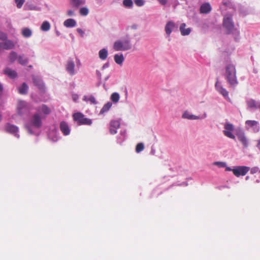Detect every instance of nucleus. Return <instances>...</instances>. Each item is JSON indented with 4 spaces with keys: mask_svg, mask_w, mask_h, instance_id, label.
I'll list each match as a JSON object with an SVG mask.
<instances>
[{
    "mask_svg": "<svg viewBox=\"0 0 260 260\" xmlns=\"http://www.w3.org/2000/svg\"><path fill=\"white\" fill-rule=\"evenodd\" d=\"M0 47L2 49H13L14 44L13 41L7 39L4 42L0 43Z\"/></svg>",
    "mask_w": 260,
    "mask_h": 260,
    "instance_id": "nucleus-13",
    "label": "nucleus"
},
{
    "mask_svg": "<svg viewBox=\"0 0 260 260\" xmlns=\"http://www.w3.org/2000/svg\"><path fill=\"white\" fill-rule=\"evenodd\" d=\"M114 61L117 64L121 66L124 60V57L123 56L122 54L117 53L115 54L114 56Z\"/></svg>",
    "mask_w": 260,
    "mask_h": 260,
    "instance_id": "nucleus-22",
    "label": "nucleus"
},
{
    "mask_svg": "<svg viewBox=\"0 0 260 260\" xmlns=\"http://www.w3.org/2000/svg\"><path fill=\"white\" fill-rule=\"evenodd\" d=\"M30 124L37 128L42 126L41 117L39 113L35 114L30 120Z\"/></svg>",
    "mask_w": 260,
    "mask_h": 260,
    "instance_id": "nucleus-7",
    "label": "nucleus"
},
{
    "mask_svg": "<svg viewBox=\"0 0 260 260\" xmlns=\"http://www.w3.org/2000/svg\"><path fill=\"white\" fill-rule=\"evenodd\" d=\"M257 146L259 148V149L260 150V139L258 140V143H257Z\"/></svg>",
    "mask_w": 260,
    "mask_h": 260,
    "instance_id": "nucleus-53",
    "label": "nucleus"
},
{
    "mask_svg": "<svg viewBox=\"0 0 260 260\" xmlns=\"http://www.w3.org/2000/svg\"><path fill=\"white\" fill-rule=\"evenodd\" d=\"M29 10H39L40 9H38L37 7L32 6L29 7Z\"/></svg>",
    "mask_w": 260,
    "mask_h": 260,
    "instance_id": "nucleus-51",
    "label": "nucleus"
},
{
    "mask_svg": "<svg viewBox=\"0 0 260 260\" xmlns=\"http://www.w3.org/2000/svg\"><path fill=\"white\" fill-rule=\"evenodd\" d=\"M239 12L240 13L242 14L243 16H246L248 14V11L247 9L241 6L239 8Z\"/></svg>",
    "mask_w": 260,
    "mask_h": 260,
    "instance_id": "nucleus-39",
    "label": "nucleus"
},
{
    "mask_svg": "<svg viewBox=\"0 0 260 260\" xmlns=\"http://www.w3.org/2000/svg\"><path fill=\"white\" fill-rule=\"evenodd\" d=\"M119 98H120L119 95L117 92H114L111 95V100L114 103L118 102L119 100Z\"/></svg>",
    "mask_w": 260,
    "mask_h": 260,
    "instance_id": "nucleus-34",
    "label": "nucleus"
},
{
    "mask_svg": "<svg viewBox=\"0 0 260 260\" xmlns=\"http://www.w3.org/2000/svg\"><path fill=\"white\" fill-rule=\"evenodd\" d=\"M160 4L165 5L167 3V0H158Z\"/></svg>",
    "mask_w": 260,
    "mask_h": 260,
    "instance_id": "nucleus-50",
    "label": "nucleus"
},
{
    "mask_svg": "<svg viewBox=\"0 0 260 260\" xmlns=\"http://www.w3.org/2000/svg\"><path fill=\"white\" fill-rule=\"evenodd\" d=\"M135 3L137 6L141 7L144 5V0H135Z\"/></svg>",
    "mask_w": 260,
    "mask_h": 260,
    "instance_id": "nucleus-43",
    "label": "nucleus"
},
{
    "mask_svg": "<svg viewBox=\"0 0 260 260\" xmlns=\"http://www.w3.org/2000/svg\"><path fill=\"white\" fill-rule=\"evenodd\" d=\"M78 95L77 94H74L72 95V99L74 101L76 102L78 99Z\"/></svg>",
    "mask_w": 260,
    "mask_h": 260,
    "instance_id": "nucleus-48",
    "label": "nucleus"
},
{
    "mask_svg": "<svg viewBox=\"0 0 260 260\" xmlns=\"http://www.w3.org/2000/svg\"><path fill=\"white\" fill-rule=\"evenodd\" d=\"M7 39V36L6 34L0 31V40L5 41Z\"/></svg>",
    "mask_w": 260,
    "mask_h": 260,
    "instance_id": "nucleus-44",
    "label": "nucleus"
},
{
    "mask_svg": "<svg viewBox=\"0 0 260 260\" xmlns=\"http://www.w3.org/2000/svg\"><path fill=\"white\" fill-rule=\"evenodd\" d=\"M186 24L184 23H181V25H180L179 30L180 31L181 34L182 36L188 35L191 32V28H186Z\"/></svg>",
    "mask_w": 260,
    "mask_h": 260,
    "instance_id": "nucleus-15",
    "label": "nucleus"
},
{
    "mask_svg": "<svg viewBox=\"0 0 260 260\" xmlns=\"http://www.w3.org/2000/svg\"><path fill=\"white\" fill-rule=\"evenodd\" d=\"M120 122L118 120H112L110 123V133L112 135L117 133V129L120 127Z\"/></svg>",
    "mask_w": 260,
    "mask_h": 260,
    "instance_id": "nucleus-8",
    "label": "nucleus"
},
{
    "mask_svg": "<svg viewBox=\"0 0 260 260\" xmlns=\"http://www.w3.org/2000/svg\"><path fill=\"white\" fill-rule=\"evenodd\" d=\"M128 42L127 41H117L114 44V49H124L125 47H128L127 46V44H128Z\"/></svg>",
    "mask_w": 260,
    "mask_h": 260,
    "instance_id": "nucleus-16",
    "label": "nucleus"
},
{
    "mask_svg": "<svg viewBox=\"0 0 260 260\" xmlns=\"http://www.w3.org/2000/svg\"><path fill=\"white\" fill-rule=\"evenodd\" d=\"M247 104L248 107L250 109H257L258 108V105L259 104H257L256 101L252 99H250L247 101Z\"/></svg>",
    "mask_w": 260,
    "mask_h": 260,
    "instance_id": "nucleus-26",
    "label": "nucleus"
},
{
    "mask_svg": "<svg viewBox=\"0 0 260 260\" xmlns=\"http://www.w3.org/2000/svg\"><path fill=\"white\" fill-rule=\"evenodd\" d=\"M250 170V168L246 166H238L236 168L233 169V174L237 177L240 176L245 175Z\"/></svg>",
    "mask_w": 260,
    "mask_h": 260,
    "instance_id": "nucleus-4",
    "label": "nucleus"
},
{
    "mask_svg": "<svg viewBox=\"0 0 260 260\" xmlns=\"http://www.w3.org/2000/svg\"><path fill=\"white\" fill-rule=\"evenodd\" d=\"M83 100L85 101L86 102H89L91 104H96V102L95 98L92 95H91L89 96H87L86 95L84 96L83 98Z\"/></svg>",
    "mask_w": 260,
    "mask_h": 260,
    "instance_id": "nucleus-28",
    "label": "nucleus"
},
{
    "mask_svg": "<svg viewBox=\"0 0 260 260\" xmlns=\"http://www.w3.org/2000/svg\"><path fill=\"white\" fill-rule=\"evenodd\" d=\"M222 4L225 7L234 8L235 5L232 0H222Z\"/></svg>",
    "mask_w": 260,
    "mask_h": 260,
    "instance_id": "nucleus-30",
    "label": "nucleus"
},
{
    "mask_svg": "<svg viewBox=\"0 0 260 260\" xmlns=\"http://www.w3.org/2000/svg\"><path fill=\"white\" fill-rule=\"evenodd\" d=\"M59 128L63 135L68 136L70 134L71 130L67 122L61 121L59 124Z\"/></svg>",
    "mask_w": 260,
    "mask_h": 260,
    "instance_id": "nucleus-9",
    "label": "nucleus"
},
{
    "mask_svg": "<svg viewBox=\"0 0 260 260\" xmlns=\"http://www.w3.org/2000/svg\"><path fill=\"white\" fill-rule=\"evenodd\" d=\"M258 170H259V169H258V167H253V168L251 169L250 173L251 174L256 173H257L258 171Z\"/></svg>",
    "mask_w": 260,
    "mask_h": 260,
    "instance_id": "nucleus-46",
    "label": "nucleus"
},
{
    "mask_svg": "<svg viewBox=\"0 0 260 260\" xmlns=\"http://www.w3.org/2000/svg\"><path fill=\"white\" fill-rule=\"evenodd\" d=\"M175 27V24L173 21H169L165 26V31L167 35L169 36Z\"/></svg>",
    "mask_w": 260,
    "mask_h": 260,
    "instance_id": "nucleus-19",
    "label": "nucleus"
},
{
    "mask_svg": "<svg viewBox=\"0 0 260 260\" xmlns=\"http://www.w3.org/2000/svg\"><path fill=\"white\" fill-rule=\"evenodd\" d=\"M28 86L25 83H23L22 85L18 88L19 93L21 94H25L27 93Z\"/></svg>",
    "mask_w": 260,
    "mask_h": 260,
    "instance_id": "nucleus-25",
    "label": "nucleus"
},
{
    "mask_svg": "<svg viewBox=\"0 0 260 260\" xmlns=\"http://www.w3.org/2000/svg\"><path fill=\"white\" fill-rule=\"evenodd\" d=\"M77 32H78L79 34H80L82 36H83V35H84V31L82 30V29L78 28H77Z\"/></svg>",
    "mask_w": 260,
    "mask_h": 260,
    "instance_id": "nucleus-49",
    "label": "nucleus"
},
{
    "mask_svg": "<svg viewBox=\"0 0 260 260\" xmlns=\"http://www.w3.org/2000/svg\"><path fill=\"white\" fill-rule=\"evenodd\" d=\"M225 130L223 131L224 135L228 138L234 139L235 136L233 134L232 132L234 130V125L230 123H226L224 126Z\"/></svg>",
    "mask_w": 260,
    "mask_h": 260,
    "instance_id": "nucleus-6",
    "label": "nucleus"
},
{
    "mask_svg": "<svg viewBox=\"0 0 260 260\" xmlns=\"http://www.w3.org/2000/svg\"><path fill=\"white\" fill-rule=\"evenodd\" d=\"M5 129L7 132L12 134H15L18 132V127L16 126L9 123L6 125Z\"/></svg>",
    "mask_w": 260,
    "mask_h": 260,
    "instance_id": "nucleus-23",
    "label": "nucleus"
},
{
    "mask_svg": "<svg viewBox=\"0 0 260 260\" xmlns=\"http://www.w3.org/2000/svg\"><path fill=\"white\" fill-rule=\"evenodd\" d=\"M79 13L82 16H87L89 13L88 9L87 7L81 8L79 10Z\"/></svg>",
    "mask_w": 260,
    "mask_h": 260,
    "instance_id": "nucleus-36",
    "label": "nucleus"
},
{
    "mask_svg": "<svg viewBox=\"0 0 260 260\" xmlns=\"http://www.w3.org/2000/svg\"><path fill=\"white\" fill-rule=\"evenodd\" d=\"M1 120V115L0 114V121Z\"/></svg>",
    "mask_w": 260,
    "mask_h": 260,
    "instance_id": "nucleus-57",
    "label": "nucleus"
},
{
    "mask_svg": "<svg viewBox=\"0 0 260 260\" xmlns=\"http://www.w3.org/2000/svg\"><path fill=\"white\" fill-rule=\"evenodd\" d=\"M108 52L107 50H100L99 52L100 58L103 60L105 59L107 57Z\"/></svg>",
    "mask_w": 260,
    "mask_h": 260,
    "instance_id": "nucleus-35",
    "label": "nucleus"
},
{
    "mask_svg": "<svg viewBox=\"0 0 260 260\" xmlns=\"http://www.w3.org/2000/svg\"><path fill=\"white\" fill-rule=\"evenodd\" d=\"M215 164L220 167H224L225 166V164L224 162H216Z\"/></svg>",
    "mask_w": 260,
    "mask_h": 260,
    "instance_id": "nucleus-47",
    "label": "nucleus"
},
{
    "mask_svg": "<svg viewBox=\"0 0 260 260\" xmlns=\"http://www.w3.org/2000/svg\"><path fill=\"white\" fill-rule=\"evenodd\" d=\"M248 178H249L248 176H247V177H246V180H248Z\"/></svg>",
    "mask_w": 260,
    "mask_h": 260,
    "instance_id": "nucleus-56",
    "label": "nucleus"
},
{
    "mask_svg": "<svg viewBox=\"0 0 260 260\" xmlns=\"http://www.w3.org/2000/svg\"><path fill=\"white\" fill-rule=\"evenodd\" d=\"M232 170H233V169H231V168H230V167H226V168H225V170H226V171H232Z\"/></svg>",
    "mask_w": 260,
    "mask_h": 260,
    "instance_id": "nucleus-52",
    "label": "nucleus"
},
{
    "mask_svg": "<svg viewBox=\"0 0 260 260\" xmlns=\"http://www.w3.org/2000/svg\"><path fill=\"white\" fill-rule=\"evenodd\" d=\"M63 25L67 27H73L76 25V22L73 19H68L63 22Z\"/></svg>",
    "mask_w": 260,
    "mask_h": 260,
    "instance_id": "nucleus-24",
    "label": "nucleus"
},
{
    "mask_svg": "<svg viewBox=\"0 0 260 260\" xmlns=\"http://www.w3.org/2000/svg\"><path fill=\"white\" fill-rule=\"evenodd\" d=\"M29 110L28 104L25 101H19L17 105V112L19 115L27 113Z\"/></svg>",
    "mask_w": 260,
    "mask_h": 260,
    "instance_id": "nucleus-5",
    "label": "nucleus"
},
{
    "mask_svg": "<svg viewBox=\"0 0 260 260\" xmlns=\"http://www.w3.org/2000/svg\"><path fill=\"white\" fill-rule=\"evenodd\" d=\"M225 71L224 77L227 82L230 86L235 87L238 84L235 66L228 63L225 65Z\"/></svg>",
    "mask_w": 260,
    "mask_h": 260,
    "instance_id": "nucleus-1",
    "label": "nucleus"
},
{
    "mask_svg": "<svg viewBox=\"0 0 260 260\" xmlns=\"http://www.w3.org/2000/svg\"><path fill=\"white\" fill-rule=\"evenodd\" d=\"M211 11V6L208 3L202 4L200 7V12L201 13L207 14Z\"/></svg>",
    "mask_w": 260,
    "mask_h": 260,
    "instance_id": "nucleus-17",
    "label": "nucleus"
},
{
    "mask_svg": "<svg viewBox=\"0 0 260 260\" xmlns=\"http://www.w3.org/2000/svg\"><path fill=\"white\" fill-rule=\"evenodd\" d=\"M40 28L42 31H47L50 28V24L48 21H45L42 23Z\"/></svg>",
    "mask_w": 260,
    "mask_h": 260,
    "instance_id": "nucleus-29",
    "label": "nucleus"
},
{
    "mask_svg": "<svg viewBox=\"0 0 260 260\" xmlns=\"http://www.w3.org/2000/svg\"><path fill=\"white\" fill-rule=\"evenodd\" d=\"M67 14L69 17L75 16V12L72 9H69L67 11Z\"/></svg>",
    "mask_w": 260,
    "mask_h": 260,
    "instance_id": "nucleus-45",
    "label": "nucleus"
},
{
    "mask_svg": "<svg viewBox=\"0 0 260 260\" xmlns=\"http://www.w3.org/2000/svg\"><path fill=\"white\" fill-rule=\"evenodd\" d=\"M17 58V54L14 52L12 51L10 54L9 59L11 62L14 61Z\"/></svg>",
    "mask_w": 260,
    "mask_h": 260,
    "instance_id": "nucleus-41",
    "label": "nucleus"
},
{
    "mask_svg": "<svg viewBox=\"0 0 260 260\" xmlns=\"http://www.w3.org/2000/svg\"><path fill=\"white\" fill-rule=\"evenodd\" d=\"M74 121H76L78 125H88L92 123L91 119L86 118L85 116L80 112L75 113L73 115Z\"/></svg>",
    "mask_w": 260,
    "mask_h": 260,
    "instance_id": "nucleus-3",
    "label": "nucleus"
},
{
    "mask_svg": "<svg viewBox=\"0 0 260 260\" xmlns=\"http://www.w3.org/2000/svg\"><path fill=\"white\" fill-rule=\"evenodd\" d=\"M237 136L238 140L243 144V145L245 147H247L248 145V143L243 132H240L238 133Z\"/></svg>",
    "mask_w": 260,
    "mask_h": 260,
    "instance_id": "nucleus-21",
    "label": "nucleus"
},
{
    "mask_svg": "<svg viewBox=\"0 0 260 260\" xmlns=\"http://www.w3.org/2000/svg\"><path fill=\"white\" fill-rule=\"evenodd\" d=\"M38 112L40 114L43 113L45 115H48L51 112L50 109L46 105H42L37 109Z\"/></svg>",
    "mask_w": 260,
    "mask_h": 260,
    "instance_id": "nucleus-18",
    "label": "nucleus"
},
{
    "mask_svg": "<svg viewBox=\"0 0 260 260\" xmlns=\"http://www.w3.org/2000/svg\"><path fill=\"white\" fill-rule=\"evenodd\" d=\"M223 26L226 29L228 34H231L234 36L236 41L239 39L240 32L235 27L232 16L231 14H227L224 16L223 20Z\"/></svg>",
    "mask_w": 260,
    "mask_h": 260,
    "instance_id": "nucleus-2",
    "label": "nucleus"
},
{
    "mask_svg": "<svg viewBox=\"0 0 260 260\" xmlns=\"http://www.w3.org/2000/svg\"><path fill=\"white\" fill-rule=\"evenodd\" d=\"M69 3L73 8L78 9L85 4L86 0H69Z\"/></svg>",
    "mask_w": 260,
    "mask_h": 260,
    "instance_id": "nucleus-12",
    "label": "nucleus"
},
{
    "mask_svg": "<svg viewBox=\"0 0 260 260\" xmlns=\"http://www.w3.org/2000/svg\"><path fill=\"white\" fill-rule=\"evenodd\" d=\"M144 148V144L142 143H139L136 146V151L137 153H139L142 150H143Z\"/></svg>",
    "mask_w": 260,
    "mask_h": 260,
    "instance_id": "nucleus-37",
    "label": "nucleus"
},
{
    "mask_svg": "<svg viewBox=\"0 0 260 260\" xmlns=\"http://www.w3.org/2000/svg\"><path fill=\"white\" fill-rule=\"evenodd\" d=\"M4 73L11 79H14L17 76V73L9 68H6L4 71Z\"/></svg>",
    "mask_w": 260,
    "mask_h": 260,
    "instance_id": "nucleus-20",
    "label": "nucleus"
},
{
    "mask_svg": "<svg viewBox=\"0 0 260 260\" xmlns=\"http://www.w3.org/2000/svg\"><path fill=\"white\" fill-rule=\"evenodd\" d=\"M215 87L217 90L221 94L224 98H229V92L224 88L218 82L215 84Z\"/></svg>",
    "mask_w": 260,
    "mask_h": 260,
    "instance_id": "nucleus-11",
    "label": "nucleus"
},
{
    "mask_svg": "<svg viewBox=\"0 0 260 260\" xmlns=\"http://www.w3.org/2000/svg\"><path fill=\"white\" fill-rule=\"evenodd\" d=\"M33 82L34 84L37 86L38 88L41 90H44L45 89L44 83L41 78L37 76H33L32 77Z\"/></svg>",
    "mask_w": 260,
    "mask_h": 260,
    "instance_id": "nucleus-10",
    "label": "nucleus"
},
{
    "mask_svg": "<svg viewBox=\"0 0 260 260\" xmlns=\"http://www.w3.org/2000/svg\"><path fill=\"white\" fill-rule=\"evenodd\" d=\"M67 71L71 75H73L75 74V63L72 61H68L66 67Z\"/></svg>",
    "mask_w": 260,
    "mask_h": 260,
    "instance_id": "nucleus-14",
    "label": "nucleus"
},
{
    "mask_svg": "<svg viewBox=\"0 0 260 260\" xmlns=\"http://www.w3.org/2000/svg\"><path fill=\"white\" fill-rule=\"evenodd\" d=\"M18 62L22 65H25L27 63V59L22 56L18 58Z\"/></svg>",
    "mask_w": 260,
    "mask_h": 260,
    "instance_id": "nucleus-40",
    "label": "nucleus"
},
{
    "mask_svg": "<svg viewBox=\"0 0 260 260\" xmlns=\"http://www.w3.org/2000/svg\"><path fill=\"white\" fill-rule=\"evenodd\" d=\"M55 32H56V35H57V36H60V33L59 32V31L58 30H55Z\"/></svg>",
    "mask_w": 260,
    "mask_h": 260,
    "instance_id": "nucleus-54",
    "label": "nucleus"
},
{
    "mask_svg": "<svg viewBox=\"0 0 260 260\" xmlns=\"http://www.w3.org/2000/svg\"><path fill=\"white\" fill-rule=\"evenodd\" d=\"M182 117L184 118H187L188 119H197L198 117L197 116L191 114L187 112H185L183 113Z\"/></svg>",
    "mask_w": 260,
    "mask_h": 260,
    "instance_id": "nucleus-32",
    "label": "nucleus"
},
{
    "mask_svg": "<svg viewBox=\"0 0 260 260\" xmlns=\"http://www.w3.org/2000/svg\"><path fill=\"white\" fill-rule=\"evenodd\" d=\"M22 35L25 38H29L32 35V31L29 28H23L22 29Z\"/></svg>",
    "mask_w": 260,
    "mask_h": 260,
    "instance_id": "nucleus-27",
    "label": "nucleus"
},
{
    "mask_svg": "<svg viewBox=\"0 0 260 260\" xmlns=\"http://www.w3.org/2000/svg\"><path fill=\"white\" fill-rule=\"evenodd\" d=\"M246 124L250 126L253 127L256 126L258 124V122L255 120H247L245 122Z\"/></svg>",
    "mask_w": 260,
    "mask_h": 260,
    "instance_id": "nucleus-38",
    "label": "nucleus"
},
{
    "mask_svg": "<svg viewBox=\"0 0 260 260\" xmlns=\"http://www.w3.org/2000/svg\"><path fill=\"white\" fill-rule=\"evenodd\" d=\"M103 1V0H96V1H97L99 3H100V4L102 3Z\"/></svg>",
    "mask_w": 260,
    "mask_h": 260,
    "instance_id": "nucleus-55",
    "label": "nucleus"
},
{
    "mask_svg": "<svg viewBox=\"0 0 260 260\" xmlns=\"http://www.w3.org/2000/svg\"><path fill=\"white\" fill-rule=\"evenodd\" d=\"M122 4L125 7L127 8H132L133 6L132 0H123Z\"/></svg>",
    "mask_w": 260,
    "mask_h": 260,
    "instance_id": "nucleus-33",
    "label": "nucleus"
},
{
    "mask_svg": "<svg viewBox=\"0 0 260 260\" xmlns=\"http://www.w3.org/2000/svg\"><path fill=\"white\" fill-rule=\"evenodd\" d=\"M18 8H21L24 4L25 0H15Z\"/></svg>",
    "mask_w": 260,
    "mask_h": 260,
    "instance_id": "nucleus-42",
    "label": "nucleus"
},
{
    "mask_svg": "<svg viewBox=\"0 0 260 260\" xmlns=\"http://www.w3.org/2000/svg\"><path fill=\"white\" fill-rule=\"evenodd\" d=\"M112 106V103L110 102H108L107 104H106L102 108L100 113H104L105 112H107L109 110V109L111 108Z\"/></svg>",
    "mask_w": 260,
    "mask_h": 260,
    "instance_id": "nucleus-31",
    "label": "nucleus"
}]
</instances>
